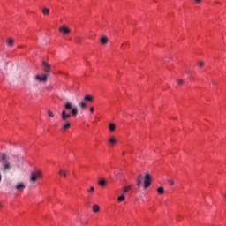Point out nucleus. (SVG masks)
Masks as SVG:
<instances>
[{"mask_svg": "<svg viewBox=\"0 0 226 226\" xmlns=\"http://www.w3.org/2000/svg\"><path fill=\"white\" fill-rule=\"evenodd\" d=\"M79 113L78 108L72 105V102H66L64 109L62 110L61 117L63 122L62 128L64 131H67L71 128V123L68 121L72 117H77Z\"/></svg>", "mask_w": 226, "mask_h": 226, "instance_id": "1", "label": "nucleus"}, {"mask_svg": "<svg viewBox=\"0 0 226 226\" xmlns=\"http://www.w3.org/2000/svg\"><path fill=\"white\" fill-rule=\"evenodd\" d=\"M0 163L2 165L1 170L7 173L13 168L12 163L10 162V157L5 153H0Z\"/></svg>", "mask_w": 226, "mask_h": 226, "instance_id": "2", "label": "nucleus"}, {"mask_svg": "<svg viewBox=\"0 0 226 226\" xmlns=\"http://www.w3.org/2000/svg\"><path fill=\"white\" fill-rule=\"evenodd\" d=\"M42 177V172L39 170H34L30 175V182L35 184L38 179Z\"/></svg>", "mask_w": 226, "mask_h": 226, "instance_id": "3", "label": "nucleus"}, {"mask_svg": "<svg viewBox=\"0 0 226 226\" xmlns=\"http://www.w3.org/2000/svg\"><path fill=\"white\" fill-rule=\"evenodd\" d=\"M152 177L149 173L145 175L144 188L147 189L151 185Z\"/></svg>", "mask_w": 226, "mask_h": 226, "instance_id": "4", "label": "nucleus"}, {"mask_svg": "<svg viewBox=\"0 0 226 226\" xmlns=\"http://www.w3.org/2000/svg\"><path fill=\"white\" fill-rule=\"evenodd\" d=\"M42 66L44 67V72H46L45 75L49 76L50 64L49 63H47L46 61H43Z\"/></svg>", "mask_w": 226, "mask_h": 226, "instance_id": "5", "label": "nucleus"}, {"mask_svg": "<svg viewBox=\"0 0 226 226\" xmlns=\"http://www.w3.org/2000/svg\"><path fill=\"white\" fill-rule=\"evenodd\" d=\"M48 76L46 74H42V76L37 74L35 79L39 82H46Z\"/></svg>", "mask_w": 226, "mask_h": 226, "instance_id": "6", "label": "nucleus"}, {"mask_svg": "<svg viewBox=\"0 0 226 226\" xmlns=\"http://www.w3.org/2000/svg\"><path fill=\"white\" fill-rule=\"evenodd\" d=\"M59 32L63 34H71V29L63 26L62 27L59 28Z\"/></svg>", "mask_w": 226, "mask_h": 226, "instance_id": "7", "label": "nucleus"}, {"mask_svg": "<svg viewBox=\"0 0 226 226\" xmlns=\"http://www.w3.org/2000/svg\"><path fill=\"white\" fill-rule=\"evenodd\" d=\"M26 188V185L23 182H19L16 185V190L19 192H23Z\"/></svg>", "mask_w": 226, "mask_h": 226, "instance_id": "8", "label": "nucleus"}, {"mask_svg": "<svg viewBox=\"0 0 226 226\" xmlns=\"http://www.w3.org/2000/svg\"><path fill=\"white\" fill-rule=\"evenodd\" d=\"M144 179V177L142 174H139L137 177V185L140 187L142 185V180Z\"/></svg>", "mask_w": 226, "mask_h": 226, "instance_id": "9", "label": "nucleus"}, {"mask_svg": "<svg viewBox=\"0 0 226 226\" xmlns=\"http://www.w3.org/2000/svg\"><path fill=\"white\" fill-rule=\"evenodd\" d=\"M84 101L85 102H92L94 101V96L93 95H90V94H87L85 95L84 97Z\"/></svg>", "mask_w": 226, "mask_h": 226, "instance_id": "10", "label": "nucleus"}, {"mask_svg": "<svg viewBox=\"0 0 226 226\" xmlns=\"http://www.w3.org/2000/svg\"><path fill=\"white\" fill-rule=\"evenodd\" d=\"M79 105L81 110H85L86 108L87 107V102H85V100H83L81 102L79 103Z\"/></svg>", "mask_w": 226, "mask_h": 226, "instance_id": "11", "label": "nucleus"}, {"mask_svg": "<svg viewBox=\"0 0 226 226\" xmlns=\"http://www.w3.org/2000/svg\"><path fill=\"white\" fill-rule=\"evenodd\" d=\"M6 42H7V45H8L9 47H12V46H13V43H14V40L11 39V38H7Z\"/></svg>", "mask_w": 226, "mask_h": 226, "instance_id": "12", "label": "nucleus"}, {"mask_svg": "<svg viewBox=\"0 0 226 226\" xmlns=\"http://www.w3.org/2000/svg\"><path fill=\"white\" fill-rule=\"evenodd\" d=\"M117 142V139H116L114 136L110 137V139H109V143H110L112 146L116 145Z\"/></svg>", "mask_w": 226, "mask_h": 226, "instance_id": "13", "label": "nucleus"}, {"mask_svg": "<svg viewBox=\"0 0 226 226\" xmlns=\"http://www.w3.org/2000/svg\"><path fill=\"white\" fill-rule=\"evenodd\" d=\"M59 175H60V177H66V170H64V169H61L60 170H59Z\"/></svg>", "mask_w": 226, "mask_h": 226, "instance_id": "14", "label": "nucleus"}, {"mask_svg": "<svg viewBox=\"0 0 226 226\" xmlns=\"http://www.w3.org/2000/svg\"><path fill=\"white\" fill-rule=\"evenodd\" d=\"M101 42L102 45H107L108 43V38L106 36H103L101 38Z\"/></svg>", "mask_w": 226, "mask_h": 226, "instance_id": "15", "label": "nucleus"}, {"mask_svg": "<svg viewBox=\"0 0 226 226\" xmlns=\"http://www.w3.org/2000/svg\"><path fill=\"white\" fill-rule=\"evenodd\" d=\"M106 184H107V181H106L104 178L100 179L99 185H100L101 186L104 187V186L106 185Z\"/></svg>", "mask_w": 226, "mask_h": 226, "instance_id": "16", "label": "nucleus"}, {"mask_svg": "<svg viewBox=\"0 0 226 226\" xmlns=\"http://www.w3.org/2000/svg\"><path fill=\"white\" fill-rule=\"evenodd\" d=\"M93 211H94V213H98L100 211L99 205H94Z\"/></svg>", "mask_w": 226, "mask_h": 226, "instance_id": "17", "label": "nucleus"}, {"mask_svg": "<svg viewBox=\"0 0 226 226\" xmlns=\"http://www.w3.org/2000/svg\"><path fill=\"white\" fill-rule=\"evenodd\" d=\"M116 130V125L114 123L109 124V131L114 132Z\"/></svg>", "mask_w": 226, "mask_h": 226, "instance_id": "18", "label": "nucleus"}, {"mask_svg": "<svg viewBox=\"0 0 226 226\" xmlns=\"http://www.w3.org/2000/svg\"><path fill=\"white\" fill-rule=\"evenodd\" d=\"M157 192L160 195H162L164 193V188L161 186L157 189Z\"/></svg>", "mask_w": 226, "mask_h": 226, "instance_id": "19", "label": "nucleus"}, {"mask_svg": "<svg viewBox=\"0 0 226 226\" xmlns=\"http://www.w3.org/2000/svg\"><path fill=\"white\" fill-rule=\"evenodd\" d=\"M42 13L44 15H49V8H43Z\"/></svg>", "mask_w": 226, "mask_h": 226, "instance_id": "20", "label": "nucleus"}, {"mask_svg": "<svg viewBox=\"0 0 226 226\" xmlns=\"http://www.w3.org/2000/svg\"><path fill=\"white\" fill-rule=\"evenodd\" d=\"M94 192V185H92V186H90V188H88L87 189V192H89V193H93Z\"/></svg>", "mask_w": 226, "mask_h": 226, "instance_id": "21", "label": "nucleus"}, {"mask_svg": "<svg viewBox=\"0 0 226 226\" xmlns=\"http://www.w3.org/2000/svg\"><path fill=\"white\" fill-rule=\"evenodd\" d=\"M117 200H118L119 202L124 201L125 200L124 194H122L121 196H119V198H117Z\"/></svg>", "mask_w": 226, "mask_h": 226, "instance_id": "22", "label": "nucleus"}, {"mask_svg": "<svg viewBox=\"0 0 226 226\" xmlns=\"http://www.w3.org/2000/svg\"><path fill=\"white\" fill-rule=\"evenodd\" d=\"M130 188H131V185L124 186V193L128 192V191L130 190Z\"/></svg>", "mask_w": 226, "mask_h": 226, "instance_id": "23", "label": "nucleus"}, {"mask_svg": "<svg viewBox=\"0 0 226 226\" xmlns=\"http://www.w3.org/2000/svg\"><path fill=\"white\" fill-rule=\"evenodd\" d=\"M48 115L52 118L55 117V114L51 110H48Z\"/></svg>", "mask_w": 226, "mask_h": 226, "instance_id": "24", "label": "nucleus"}, {"mask_svg": "<svg viewBox=\"0 0 226 226\" xmlns=\"http://www.w3.org/2000/svg\"><path fill=\"white\" fill-rule=\"evenodd\" d=\"M170 185H174L175 182L173 179H169Z\"/></svg>", "mask_w": 226, "mask_h": 226, "instance_id": "25", "label": "nucleus"}, {"mask_svg": "<svg viewBox=\"0 0 226 226\" xmlns=\"http://www.w3.org/2000/svg\"><path fill=\"white\" fill-rule=\"evenodd\" d=\"M183 82H184V80H183V79H178V85H182V84H183Z\"/></svg>", "mask_w": 226, "mask_h": 226, "instance_id": "26", "label": "nucleus"}, {"mask_svg": "<svg viewBox=\"0 0 226 226\" xmlns=\"http://www.w3.org/2000/svg\"><path fill=\"white\" fill-rule=\"evenodd\" d=\"M94 107H90V112L94 113Z\"/></svg>", "mask_w": 226, "mask_h": 226, "instance_id": "27", "label": "nucleus"}, {"mask_svg": "<svg viewBox=\"0 0 226 226\" xmlns=\"http://www.w3.org/2000/svg\"><path fill=\"white\" fill-rule=\"evenodd\" d=\"M199 65H200V67L204 66V62H200Z\"/></svg>", "mask_w": 226, "mask_h": 226, "instance_id": "28", "label": "nucleus"}, {"mask_svg": "<svg viewBox=\"0 0 226 226\" xmlns=\"http://www.w3.org/2000/svg\"><path fill=\"white\" fill-rule=\"evenodd\" d=\"M197 4H200L202 0H194Z\"/></svg>", "mask_w": 226, "mask_h": 226, "instance_id": "29", "label": "nucleus"}, {"mask_svg": "<svg viewBox=\"0 0 226 226\" xmlns=\"http://www.w3.org/2000/svg\"><path fill=\"white\" fill-rule=\"evenodd\" d=\"M77 42H78V43H79V42H80V38H79V37H78V39H77Z\"/></svg>", "mask_w": 226, "mask_h": 226, "instance_id": "30", "label": "nucleus"}, {"mask_svg": "<svg viewBox=\"0 0 226 226\" xmlns=\"http://www.w3.org/2000/svg\"><path fill=\"white\" fill-rule=\"evenodd\" d=\"M1 181H2V174L0 173V183H1Z\"/></svg>", "mask_w": 226, "mask_h": 226, "instance_id": "31", "label": "nucleus"}, {"mask_svg": "<svg viewBox=\"0 0 226 226\" xmlns=\"http://www.w3.org/2000/svg\"><path fill=\"white\" fill-rule=\"evenodd\" d=\"M121 48H122L123 49H124V45H123V44L121 45Z\"/></svg>", "mask_w": 226, "mask_h": 226, "instance_id": "32", "label": "nucleus"}, {"mask_svg": "<svg viewBox=\"0 0 226 226\" xmlns=\"http://www.w3.org/2000/svg\"><path fill=\"white\" fill-rule=\"evenodd\" d=\"M123 155H124V152L123 153Z\"/></svg>", "mask_w": 226, "mask_h": 226, "instance_id": "33", "label": "nucleus"}, {"mask_svg": "<svg viewBox=\"0 0 226 226\" xmlns=\"http://www.w3.org/2000/svg\"><path fill=\"white\" fill-rule=\"evenodd\" d=\"M224 197L226 198V194H224Z\"/></svg>", "mask_w": 226, "mask_h": 226, "instance_id": "34", "label": "nucleus"}, {"mask_svg": "<svg viewBox=\"0 0 226 226\" xmlns=\"http://www.w3.org/2000/svg\"><path fill=\"white\" fill-rule=\"evenodd\" d=\"M0 207H1V203H0Z\"/></svg>", "mask_w": 226, "mask_h": 226, "instance_id": "35", "label": "nucleus"}]
</instances>
